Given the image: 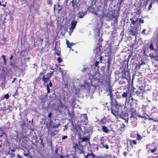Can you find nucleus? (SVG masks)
Listing matches in <instances>:
<instances>
[{"label":"nucleus","instance_id":"obj_25","mask_svg":"<svg viewBox=\"0 0 158 158\" xmlns=\"http://www.w3.org/2000/svg\"><path fill=\"white\" fill-rule=\"evenodd\" d=\"M93 147H94V149L95 151H98V146L96 144H94Z\"/></svg>","mask_w":158,"mask_h":158},{"label":"nucleus","instance_id":"obj_32","mask_svg":"<svg viewBox=\"0 0 158 158\" xmlns=\"http://www.w3.org/2000/svg\"><path fill=\"white\" fill-rule=\"evenodd\" d=\"M139 23H140V24L144 23V20L143 19L139 18Z\"/></svg>","mask_w":158,"mask_h":158},{"label":"nucleus","instance_id":"obj_9","mask_svg":"<svg viewBox=\"0 0 158 158\" xmlns=\"http://www.w3.org/2000/svg\"><path fill=\"white\" fill-rule=\"evenodd\" d=\"M77 23V22L76 21L74 20L72 21L70 24L71 27L70 28V32L69 33V35L70 34V32L71 33L73 32L74 29L76 26Z\"/></svg>","mask_w":158,"mask_h":158},{"label":"nucleus","instance_id":"obj_31","mask_svg":"<svg viewBox=\"0 0 158 158\" xmlns=\"http://www.w3.org/2000/svg\"><path fill=\"white\" fill-rule=\"evenodd\" d=\"M2 57L3 58L4 62V63H6V56L4 55L2 56Z\"/></svg>","mask_w":158,"mask_h":158},{"label":"nucleus","instance_id":"obj_14","mask_svg":"<svg viewBox=\"0 0 158 158\" xmlns=\"http://www.w3.org/2000/svg\"><path fill=\"white\" fill-rule=\"evenodd\" d=\"M84 156L85 158H93L95 156L93 152L92 151H89L86 155H85Z\"/></svg>","mask_w":158,"mask_h":158},{"label":"nucleus","instance_id":"obj_59","mask_svg":"<svg viewBox=\"0 0 158 158\" xmlns=\"http://www.w3.org/2000/svg\"><path fill=\"white\" fill-rule=\"evenodd\" d=\"M17 157L19 158H22V157L19 154L17 155Z\"/></svg>","mask_w":158,"mask_h":158},{"label":"nucleus","instance_id":"obj_5","mask_svg":"<svg viewBox=\"0 0 158 158\" xmlns=\"http://www.w3.org/2000/svg\"><path fill=\"white\" fill-rule=\"evenodd\" d=\"M121 73L122 74V77L124 78L125 79H128L130 80V73L127 70H126L125 69H123L121 72Z\"/></svg>","mask_w":158,"mask_h":158},{"label":"nucleus","instance_id":"obj_54","mask_svg":"<svg viewBox=\"0 0 158 158\" xmlns=\"http://www.w3.org/2000/svg\"><path fill=\"white\" fill-rule=\"evenodd\" d=\"M86 70V68H83L82 69V72H85Z\"/></svg>","mask_w":158,"mask_h":158},{"label":"nucleus","instance_id":"obj_29","mask_svg":"<svg viewBox=\"0 0 158 158\" xmlns=\"http://www.w3.org/2000/svg\"><path fill=\"white\" fill-rule=\"evenodd\" d=\"M41 80V78L40 77H38L35 79L34 81V82H35V83L39 82Z\"/></svg>","mask_w":158,"mask_h":158},{"label":"nucleus","instance_id":"obj_8","mask_svg":"<svg viewBox=\"0 0 158 158\" xmlns=\"http://www.w3.org/2000/svg\"><path fill=\"white\" fill-rule=\"evenodd\" d=\"M119 115V116L121 118L125 120L127 123L129 118H128V114L127 113L122 112Z\"/></svg>","mask_w":158,"mask_h":158},{"label":"nucleus","instance_id":"obj_23","mask_svg":"<svg viewBox=\"0 0 158 158\" xmlns=\"http://www.w3.org/2000/svg\"><path fill=\"white\" fill-rule=\"evenodd\" d=\"M6 134H5L4 132L1 129H0V137L2 138V137H4L5 136Z\"/></svg>","mask_w":158,"mask_h":158},{"label":"nucleus","instance_id":"obj_22","mask_svg":"<svg viewBox=\"0 0 158 158\" xmlns=\"http://www.w3.org/2000/svg\"><path fill=\"white\" fill-rule=\"evenodd\" d=\"M24 152L23 153V154L25 156H28L30 155L29 151V150L27 149L26 150H24Z\"/></svg>","mask_w":158,"mask_h":158},{"label":"nucleus","instance_id":"obj_1","mask_svg":"<svg viewBox=\"0 0 158 158\" xmlns=\"http://www.w3.org/2000/svg\"><path fill=\"white\" fill-rule=\"evenodd\" d=\"M120 10H112L109 11L107 13L104 15V16L109 19H114L113 21L115 24H117L118 18L120 16Z\"/></svg>","mask_w":158,"mask_h":158},{"label":"nucleus","instance_id":"obj_61","mask_svg":"<svg viewBox=\"0 0 158 158\" xmlns=\"http://www.w3.org/2000/svg\"><path fill=\"white\" fill-rule=\"evenodd\" d=\"M16 79V78H15L14 80L12 81V83H13L15 82V80Z\"/></svg>","mask_w":158,"mask_h":158},{"label":"nucleus","instance_id":"obj_12","mask_svg":"<svg viewBox=\"0 0 158 158\" xmlns=\"http://www.w3.org/2000/svg\"><path fill=\"white\" fill-rule=\"evenodd\" d=\"M74 148H75V150L78 149L82 153H83L84 152L83 147L82 145L80 144V143L78 144H75Z\"/></svg>","mask_w":158,"mask_h":158},{"label":"nucleus","instance_id":"obj_15","mask_svg":"<svg viewBox=\"0 0 158 158\" xmlns=\"http://www.w3.org/2000/svg\"><path fill=\"white\" fill-rule=\"evenodd\" d=\"M136 31V28L133 27L129 31V34L132 36L135 35V33Z\"/></svg>","mask_w":158,"mask_h":158},{"label":"nucleus","instance_id":"obj_52","mask_svg":"<svg viewBox=\"0 0 158 158\" xmlns=\"http://www.w3.org/2000/svg\"><path fill=\"white\" fill-rule=\"evenodd\" d=\"M132 143L134 144H136L137 143V142L135 140H133L132 141Z\"/></svg>","mask_w":158,"mask_h":158},{"label":"nucleus","instance_id":"obj_4","mask_svg":"<svg viewBox=\"0 0 158 158\" xmlns=\"http://www.w3.org/2000/svg\"><path fill=\"white\" fill-rule=\"evenodd\" d=\"M145 92V90L144 87L143 86H139L138 89L136 90L135 94L132 93V95H134L136 94L137 96H140L143 94Z\"/></svg>","mask_w":158,"mask_h":158},{"label":"nucleus","instance_id":"obj_24","mask_svg":"<svg viewBox=\"0 0 158 158\" xmlns=\"http://www.w3.org/2000/svg\"><path fill=\"white\" fill-rule=\"evenodd\" d=\"M52 121L50 119L49 121L48 126L47 124V127L48 131L50 129V127L52 125Z\"/></svg>","mask_w":158,"mask_h":158},{"label":"nucleus","instance_id":"obj_47","mask_svg":"<svg viewBox=\"0 0 158 158\" xmlns=\"http://www.w3.org/2000/svg\"><path fill=\"white\" fill-rule=\"evenodd\" d=\"M49 85V87H52V83L51 82V81H50V82L49 83V84H48Z\"/></svg>","mask_w":158,"mask_h":158},{"label":"nucleus","instance_id":"obj_34","mask_svg":"<svg viewBox=\"0 0 158 158\" xmlns=\"http://www.w3.org/2000/svg\"><path fill=\"white\" fill-rule=\"evenodd\" d=\"M47 89V92L48 93H49L50 92V89L49 87L48 84L46 85Z\"/></svg>","mask_w":158,"mask_h":158},{"label":"nucleus","instance_id":"obj_35","mask_svg":"<svg viewBox=\"0 0 158 158\" xmlns=\"http://www.w3.org/2000/svg\"><path fill=\"white\" fill-rule=\"evenodd\" d=\"M151 150V152L152 153H154L157 150V148H155L154 149H152L151 150L149 149V151Z\"/></svg>","mask_w":158,"mask_h":158},{"label":"nucleus","instance_id":"obj_50","mask_svg":"<svg viewBox=\"0 0 158 158\" xmlns=\"http://www.w3.org/2000/svg\"><path fill=\"white\" fill-rule=\"evenodd\" d=\"M145 64V63L144 62V61H142L139 64V65L140 66L142 65H143V64Z\"/></svg>","mask_w":158,"mask_h":158},{"label":"nucleus","instance_id":"obj_58","mask_svg":"<svg viewBox=\"0 0 158 158\" xmlns=\"http://www.w3.org/2000/svg\"><path fill=\"white\" fill-rule=\"evenodd\" d=\"M83 15H79V16H78V17L80 18H82L83 17Z\"/></svg>","mask_w":158,"mask_h":158},{"label":"nucleus","instance_id":"obj_37","mask_svg":"<svg viewBox=\"0 0 158 158\" xmlns=\"http://www.w3.org/2000/svg\"><path fill=\"white\" fill-rule=\"evenodd\" d=\"M111 156L110 155H105L103 157V158H111Z\"/></svg>","mask_w":158,"mask_h":158},{"label":"nucleus","instance_id":"obj_26","mask_svg":"<svg viewBox=\"0 0 158 158\" xmlns=\"http://www.w3.org/2000/svg\"><path fill=\"white\" fill-rule=\"evenodd\" d=\"M82 142L87 141L89 140V138L87 137H85L82 138Z\"/></svg>","mask_w":158,"mask_h":158},{"label":"nucleus","instance_id":"obj_64","mask_svg":"<svg viewBox=\"0 0 158 158\" xmlns=\"http://www.w3.org/2000/svg\"><path fill=\"white\" fill-rule=\"evenodd\" d=\"M12 58H13V56L12 55V56H11L10 58V60H11L12 59Z\"/></svg>","mask_w":158,"mask_h":158},{"label":"nucleus","instance_id":"obj_62","mask_svg":"<svg viewBox=\"0 0 158 158\" xmlns=\"http://www.w3.org/2000/svg\"><path fill=\"white\" fill-rule=\"evenodd\" d=\"M6 4L5 3V4H2V6L4 7H5L6 6Z\"/></svg>","mask_w":158,"mask_h":158},{"label":"nucleus","instance_id":"obj_38","mask_svg":"<svg viewBox=\"0 0 158 158\" xmlns=\"http://www.w3.org/2000/svg\"><path fill=\"white\" fill-rule=\"evenodd\" d=\"M137 139L138 140H140L142 139V137L139 134H138L137 135Z\"/></svg>","mask_w":158,"mask_h":158},{"label":"nucleus","instance_id":"obj_63","mask_svg":"<svg viewBox=\"0 0 158 158\" xmlns=\"http://www.w3.org/2000/svg\"><path fill=\"white\" fill-rule=\"evenodd\" d=\"M123 154L125 156H126L127 155V154L126 152H125L123 153Z\"/></svg>","mask_w":158,"mask_h":158},{"label":"nucleus","instance_id":"obj_21","mask_svg":"<svg viewBox=\"0 0 158 158\" xmlns=\"http://www.w3.org/2000/svg\"><path fill=\"white\" fill-rule=\"evenodd\" d=\"M99 62L97 61H96L95 63L94 64L93 66L95 67V70H98L99 69V66H98Z\"/></svg>","mask_w":158,"mask_h":158},{"label":"nucleus","instance_id":"obj_56","mask_svg":"<svg viewBox=\"0 0 158 158\" xmlns=\"http://www.w3.org/2000/svg\"><path fill=\"white\" fill-rule=\"evenodd\" d=\"M105 148H106V149H108L109 148V147H108V145H107V144H105Z\"/></svg>","mask_w":158,"mask_h":158},{"label":"nucleus","instance_id":"obj_42","mask_svg":"<svg viewBox=\"0 0 158 158\" xmlns=\"http://www.w3.org/2000/svg\"><path fill=\"white\" fill-rule=\"evenodd\" d=\"M57 61L58 62L60 63L61 62H62V60L61 59L60 57H58L57 59Z\"/></svg>","mask_w":158,"mask_h":158},{"label":"nucleus","instance_id":"obj_33","mask_svg":"<svg viewBox=\"0 0 158 158\" xmlns=\"http://www.w3.org/2000/svg\"><path fill=\"white\" fill-rule=\"evenodd\" d=\"M46 73V72L45 70L44 69L43 71L41 72L40 73V75L41 76L42 75L43 76H44V75H45L44 74Z\"/></svg>","mask_w":158,"mask_h":158},{"label":"nucleus","instance_id":"obj_40","mask_svg":"<svg viewBox=\"0 0 158 158\" xmlns=\"http://www.w3.org/2000/svg\"><path fill=\"white\" fill-rule=\"evenodd\" d=\"M105 122H104V120L103 119H102L101 121H100V125H102V124H105Z\"/></svg>","mask_w":158,"mask_h":158},{"label":"nucleus","instance_id":"obj_7","mask_svg":"<svg viewBox=\"0 0 158 158\" xmlns=\"http://www.w3.org/2000/svg\"><path fill=\"white\" fill-rule=\"evenodd\" d=\"M50 78L47 74L43 76L42 80L43 81V84L44 85H46V84H48V83L49 81V79Z\"/></svg>","mask_w":158,"mask_h":158},{"label":"nucleus","instance_id":"obj_6","mask_svg":"<svg viewBox=\"0 0 158 158\" xmlns=\"http://www.w3.org/2000/svg\"><path fill=\"white\" fill-rule=\"evenodd\" d=\"M89 80L91 79H94L95 80H98L100 79V73L97 71H96L92 75H89Z\"/></svg>","mask_w":158,"mask_h":158},{"label":"nucleus","instance_id":"obj_55","mask_svg":"<svg viewBox=\"0 0 158 158\" xmlns=\"http://www.w3.org/2000/svg\"><path fill=\"white\" fill-rule=\"evenodd\" d=\"M146 31V29H144L142 31V33L143 34H145V31Z\"/></svg>","mask_w":158,"mask_h":158},{"label":"nucleus","instance_id":"obj_17","mask_svg":"<svg viewBox=\"0 0 158 158\" xmlns=\"http://www.w3.org/2000/svg\"><path fill=\"white\" fill-rule=\"evenodd\" d=\"M126 81H127L128 82H129L128 79H124V78L121 77V78L120 80L119 81V82L120 84H123L125 83Z\"/></svg>","mask_w":158,"mask_h":158},{"label":"nucleus","instance_id":"obj_53","mask_svg":"<svg viewBox=\"0 0 158 158\" xmlns=\"http://www.w3.org/2000/svg\"><path fill=\"white\" fill-rule=\"evenodd\" d=\"M52 113H50L48 115V117L50 118H51L52 115Z\"/></svg>","mask_w":158,"mask_h":158},{"label":"nucleus","instance_id":"obj_18","mask_svg":"<svg viewBox=\"0 0 158 158\" xmlns=\"http://www.w3.org/2000/svg\"><path fill=\"white\" fill-rule=\"evenodd\" d=\"M81 118L82 119V122H85L86 120H88V118L86 116V114H83L81 115Z\"/></svg>","mask_w":158,"mask_h":158},{"label":"nucleus","instance_id":"obj_45","mask_svg":"<svg viewBox=\"0 0 158 158\" xmlns=\"http://www.w3.org/2000/svg\"><path fill=\"white\" fill-rule=\"evenodd\" d=\"M152 2H151V3L150 4V5H149V6L148 7V10H149L151 9L152 8Z\"/></svg>","mask_w":158,"mask_h":158},{"label":"nucleus","instance_id":"obj_44","mask_svg":"<svg viewBox=\"0 0 158 158\" xmlns=\"http://www.w3.org/2000/svg\"><path fill=\"white\" fill-rule=\"evenodd\" d=\"M4 98H5L6 99H8L9 98V95L8 94H6L4 95Z\"/></svg>","mask_w":158,"mask_h":158},{"label":"nucleus","instance_id":"obj_41","mask_svg":"<svg viewBox=\"0 0 158 158\" xmlns=\"http://www.w3.org/2000/svg\"><path fill=\"white\" fill-rule=\"evenodd\" d=\"M26 126V123L25 121H23L22 124V127L23 128L25 126Z\"/></svg>","mask_w":158,"mask_h":158},{"label":"nucleus","instance_id":"obj_11","mask_svg":"<svg viewBox=\"0 0 158 158\" xmlns=\"http://www.w3.org/2000/svg\"><path fill=\"white\" fill-rule=\"evenodd\" d=\"M94 52L96 53V56H98V58H100V60L101 61L102 60V58L101 56H99V54H100V52H101V49L100 48L98 47H97L96 49H94Z\"/></svg>","mask_w":158,"mask_h":158},{"label":"nucleus","instance_id":"obj_10","mask_svg":"<svg viewBox=\"0 0 158 158\" xmlns=\"http://www.w3.org/2000/svg\"><path fill=\"white\" fill-rule=\"evenodd\" d=\"M106 84L107 86L106 88L107 89L108 88L109 93H112V92L113 90L112 89V87L111 86V82L110 78H109L107 80L106 82Z\"/></svg>","mask_w":158,"mask_h":158},{"label":"nucleus","instance_id":"obj_46","mask_svg":"<svg viewBox=\"0 0 158 158\" xmlns=\"http://www.w3.org/2000/svg\"><path fill=\"white\" fill-rule=\"evenodd\" d=\"M40 101L42 102L43 103H44L45 102V99L44 98H41V99H40Z\"/></svg>","mask_w":158,"mask_h":158},{"label":"nucleus","instance_id":"obj_51","mask_svg":"<svg viewBox=\"0 0 158 158\" xmlns=\"http://www.w3.org/2000/svg\"><path fill=\"white\" fill-rule=\"evenodd\" d=\"M68 138V136L67 135H65L62 137V139H65Z\"/></svg>","mask_w":158,"mask_h":158},{"label":"nucleus","instance_id":"obj_3","mask_svg":"<svg viewBox=\"0 0 158 158\" xmlns=\"http://www.w3.org/2000/svg\"><path fill=\"white\" fill-rule=\"evenodd\" d=\"M91 84V80H90V82H89L85 81L84 83V88L87 89L89 91H91L92 92H93L95 90L96 86L92 85Z\"/></svg>","mask_w":158,"mask_h":158},{"label":"nucleus","instance_id":"obj_20","mask_svg":"<svg viewBox=\"0 0 158 158\" xmlns=\"http://www.w3.org/2000/svg\"><path fill=\"white\" fill-rule=\"evenodd\" d=\"M66 41L67 47L69 48H71V47L73 46L75 44L73 43H69V41L67 40H66Z\"/></svg>","mask_w":158,"mask_h":158},{"label":"nucleus","instance_id":"obj_57","mask_svg":"<svg viewBox=\"0 0 158 158\" xmlns=\"http://www.w3.org/2000/svg\"><path fill=\"white\" fill-rule=\"evenodd\" d=\"M139 18H138L136 19H135V22L136 23L137 22H138V21L139 22Z\"/></svg>","mask_w":158,"mask_h":158},{"label":"nucleus","instance_id":"obj_27","mask_svg":"<svg viewBox=\"0 0 158 158\" xmlns=\"http://www.w3.org/2000/svg\"><path fill=\"white\" fill-rule=\"evenodd\" d=\"M60 125V123H59L58 124H56L52 126L53 128H57Z\"/></svg>","mask_w":158,"mask_h":158},{"label":"nucleus","instance_id":"obj_2","mask_svg":"<svg viewBox=\"0 0 158 158\" xmlns=\"http://www.w3.org/2000/svg\"><path fill=\"white\" fill-rule=\"evenodd\" d=\"M122 106L116 102L115 103V105L112 107L111 113L117 117L122 112Z\"/></svg>","mask_w":158,"mask_h":158},{"label":"nucleus","instance_id":"obj_60","mask_svg":"<svg viewBox=\"0 0 158 158\" xmlns=\"http://www.w3.org/2000/svg\"><path fill=\"white\" fill-rule=\"evenodd\" d=\"M2 3H3V4H5V3L6 4V2L5 1H4L3 0L2 1Z\"/></svg>","mask_w":158,"mask_h":158},{"label":"nucleus","instance_id":"obj_28","mask_svg":"<svg viewBox=\"0 0 158 158\" xmlns=\"http://www.w3.org/2000/svg\"><path fill=\"white\" fill-rule=\"evenodd\" d=\"M54 71H51L50 73H47L50 78H51L52 75H53Z\"/></svg>","mask_w":158,"mask_h":158},{"label":"nucleus","instance_id":"obj_36","mask_svg":"<svg viewBox=\"0 0 158 158\" xmlns=\"http://www.w3.org/2000/svg\"><path fill=\"white\" fill-rule=\"evenodd\" d=\"M47 3L48 4H50V6L52 5V1L51 0H48L47 1Z\"/></svg>","mask_w":158,"mask_h":158},{"label":"nucleus","instance_id":"obj_30","mask_svg":"<svg viewBox=\"0 0 158 158\" xmlns=\"http://www.w3.org/2000/svg\"><path fill=\"white\" fill-rule=\"evenodd\" d=\"M108 95L110 96V99H111V101L112 102V99H113V94H112V93H109Z\"/></svg>","mask_w":158,"mask_h":158},{"label":"nucleus","instance_id":"obj_13","mask_svg":"<svg viewBox=\"0 0 158 158\" xmlns=\"http://www.w3.org/2000/svg\"><path fill=\"white\" fill-rule=\"evenodd\" d=\"M132 92H131V93L129 94V93H127V92H124L122 94V96L123 97L126 98L127 99V97L128 96H129V99L131 100L132 99Z\"/></svg>","mask_w":158,"mask_h":158},{"label":"nucleus","instance_id":"obj_43","mask_svg":"<svg viewBox=\"0 0 158 158\" xmlns=\"http://www.w3.org/2000/svg\"><path fill=\"white\" fill-rule=\"evenodd\" d=\"M105 144H102H102H99V146L100 147V148H105Z\"/></svg>","mask_w":158,"mask_h":158},{"label":"nucleus","instance_id":"obj_16","mask_svg":"<svg viewBox=\"0 0 158 158\" xmlns=\"http://www.w3.org/2000/svg\"><path fill=\"white\" fill-rule=\"evenodd\" d=\"M72 6L74 9H75L78 7V4L77 0H73L72 1Z\"/></svg>","mask_w":158,"mask_h":158},{"label":"nucleus","instance_id":"obj_48","mask_svg":"<svg viewBox=\"0 0 158 158\" xmlns=\"http://www.w3.org/2000/svg\"><path fill=\"white\" fill-rule=\"evenodd\" d=\"M10 157L12 158L14 157L15 156V154L13 153H10Z\"/></svg>","mask_w":158,"mask_h":158},{"label":"nucleus","instance_id":"obj_39","mask_svg":"<svg viewBox=\"0 0 158 158\" xmlns=\"http://www.w3.org/2000/svg\"><path fill=\"white\" fill-rule=\"evenodd\" d=\"M130 20L131 21V23L133 25H134L136 23L135 21L133 19H130Z\"/></svg>","mask_w":158,"mask_h":158},{"label":"nucleus","instance_id":"obj_49","mask_svg":"<svg viewBox=\"0 0 158 158\" xmlns=\"http://www.w3.org/2000/svg\"><path fill=\"white\" fill-rule=\"evenodd\" d=\"M103 138V137H102V138H101V139H100V143H99V144H101V145L102 144H102H103V142H102V138Z\"/></svg>","mask_w":158,"mask_h":158},{"label":"nucleus","instance_id":"obj_19","mask_svg":"<svg viewBox=\"0 0 158 158\" xmlns=\"http://www.w3.org/2000/svg\"><path fill=\"white\" fill-rule=\"evenodd\" d=\"M102 131L105 133H107L109 131V130L107 129V127L105 126H102Z\"/></svg>","mask_w":158,"mask_h":158}]
</instances>
